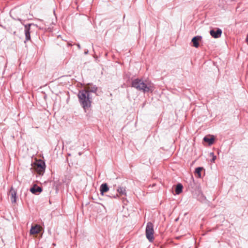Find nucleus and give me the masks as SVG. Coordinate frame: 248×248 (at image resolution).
Returning <instances> with one entry per match:
<instances>
[{
  "mask_svg": "<svg viewBox=\"0 0 248 248\" xmlns=\"http://www.w3.org/2000/svg\"><path fill=\"white\" fill-rule=\"evenodd\" d=\"M222 30L220 29H217V31L212 30L210 31V35L215 38L220 37L222 34Z\"/></svg>",
  "mask_w": 248,
  "mask_h": 248,
  "instance_id": "nucleus-5",
  "label": "nucleus"
},
{
  "mask_svg": "<svg viewBox=\"0 0 248 248\" xmlns=\"http://www.w3.org/2000/svg\"><path fill=\"white\" fill-rule=\"evenodd\" d=\"M210 155L212 157L211 161L214 162L217 158L216 156L214 155L213 153H210Z\"/></svg>",
  "mask_w": 248,
  "mask_h": 248,
  "instance_id": "nucleus-17",
  "label": "nucleus"
},
{
  "mask_svg": "<svg viewBox=\"0 0 248 248\" xmlns=\"http://www.w3.org/2000/svg\"><path fill=\"white\" fill-rule=\"evenodd\" d=\"M204 141L207 142L209 143V145H212L214 141V138L212 136L211 138H208L207 137H205L203 139Z\"/></svg>",
  "mask_w": 248,
  "mask_h": 248,
  "instance_id": "nucleus-13",
  "label": "nucleus"
},
{
  "mask_svg": "<svg viewBox=\"0 0 248 248\" xmlns=\"http://www.w3.org/2000/svg\"><path fill=\"white\" fill-rule=\"evenodd\" d=\"M118 197H119V195L118 194H117L116 196H114L113 197V198H117Z\"/></svg>",
  "mask_w": 248,
  "mask_h": 248,
  "instance_id": "nucleus-18",
  "label": "nucleus"
},
{
  "mask_svg": "<svg viewBox=\"0 0 248 248\" xmlns=\"http://www.w3.org/2000/svg\"><path fill=\"white\" fill-rule=\"evenodd\" d=\"M154 226L151 222H148L146 228V236L150 242H152L154 239Z\"/></svg>",
  "mask_w": 248,
  "mask_h": 248,
  "instance_id": "nucleus-3",
  "label": "nucleus"
},
{
  "mask_svg": "<svg viewBox=\"0 0 248 248\" xmlns=\"http://www.w3.org/2000/svg\"><path fill=\"white\" fill-rule=\"evenodd\" d=\"M31 192L34 194L39 193L42 191V189L41 187L34 185L30 189Z\"/></svg>",
  "mask_w": 248,
  "mask_h": 248,
  "instance_id": "nucleus-11",
  "label": "nucleus"
},
{
  "mask_svg": "<svg viewBox=\"0 0 248 248\" xmlns=\"http://www.w3.org/2000/svg\"><path fill=\"white\" fill-rule=\"evenodd\" d=\"M202 170V167H198L196 169L195 172L198 174V177H200V178L201 177V172Z\"/></svg>",
  "mask_w": 248,
  "mask_h": 248,
  "instance_id": "nucleus-16",
  "label": "nucleus"
},
{
  "mask_svg": "<svg viewBox=\"0 0 248 248\" xmlns=\"http://www.w3.org/2000/svg\"><path fill=\"white\" fill-rule=\"evenodd\" d=\"M79 102L85 110L91 106L92 97L90 94L86 90L79 91L78 94Z\"/></svg>",
  "mask_w": 248,
  "mask_h": 248,
  "instance_id": "nucleus-2",
  "label": "nucleus"
},
{
  "mask_svg": "<svg viewBox=\"0 0 248 248\" xmlns=\"http://www.w3.org/2000/svg\"><path fill=\"white\" fill-rule=\"evenodd\" d=\"M202 39V36H196L194 37L192 39V42L193 44V46L196 48L198 47L199 44L198 41Z\"/></svg>",
  "mask_w": 248,
  "mask_h": 248,
  "instance_id": "nucleus-10",
  "label": "nucleus"
},
{
  "mask_svg": "<svg viewBox=\"0 0 248 248\" xmlns=\"http://www.w3.org/2000/svg\"><path fill=\"white\" fill-rule=\"evenodd\" d=\"M109 188L106 183L102 184L100 187V193L102 195H104V193L108 191Z\"/></svg>",
  "mask_w": 248,
  "mask_h": 248,
  "instance_id": "nucleus-9",
  "label": "nucleus"
},
{
  "mask_svg": "<svg viewBox=\"0 0 248 248\" xmlns=\"http://www.w3.org/2000/svg\"><path fill=\"white\" fill-rule=\"evenodd\" d=\"M183 186L181 184L177 185L175 189V192L177 194H179L182 192Z\"/></svg>",
  "mask_w": 248,
  "mask_h": 248,
  "instance_id": "nucleus-15",
  "label": "nucleus"
},
{
  "mask_svg": "<svg viewBox=\"0 0 248 248\" xmlns=\"http://www.w3.org/2000/svg\"><path fill=\"white\" fill-rule=\"evenodd\" d=\"M10 195L11 202L13 203H15L16 202V191L12 187L10 191Z\"/></svg>",
  "mask_w": 248,
  "mask_h": 248,
  "instance_id": "nucleus-7",
  "label": "nucleus"
},
{
  "mask_svg": "<svg viewBox=\"0 0 248 248\" xmlns=\"http://www.w3.org/2000/svg\"><path fill=\"white\" fill-rule=\"evenodd\" d=\"M132 87L144 93L153 92L154 87L153 84L149 81H143L140 79H134L132 83Z\"/></svg>",
  "mask_w": 248,
  "mask_h": 248,
  "instance_id": "nucleus-1",
  "label": "nucleus"
},
{
  "mask_svg": "<svg viewBox=\"0 0 248 248\" xmlns=\"http://www.w3.org/2000/svg\"><path fill=\"white\" fill-rule=\"evenodd\" d=\"M85 90L89 93H95L97 91V87L93 85L89 84L88 86L86 87Z\"/></svg>",
  "mask_w": 248,
  "mask_h": 248,
  "instance_id": "nucleus-12",
  "label": "nucleus"
},
{
  "mask_svg": "<svg viewBox=\"0 0 248 248\" xmlns=\"http://www.w3.org/2000/svg\"><path fill=\"white\" fill-rule=\"evenodd\" d=\"M30 26L31 24L25 25V34L26 37V41L30 40L31 39L30 36Z\"/></svg>",
  "mask_w": 248,
  "mask_h": 248,
  "instance_id": "nucleus-8",
  "label": "nucleus"
},
{
  "mask_svg": "<svg viewBox=\"0 0 248 248\" xmlns=\"http://www.w3.org/2000/svg\"><path fill=\"white\" fill-rule=\"evenodd\" d=\"M41 231V227L38 225L32 226L30 230V233L31 234H35L39 233Z\"/></svg>",
  "mask_w": 248,
  "mask_h": 248,
  "instance_id": "nucleus-6",
  "label": "nucleus"
},
{
  "mask_svg": "<svg viewBox=\"0 0 248 248\" xmlns=\"http://www.w3.org/2000/svg\"><path fill=\"white\" fill-rule=\"evenodd\" d=\"M34 168L36 171L39 174H42L45 170V164L42 161L37 162L34 166Z\"/></svg>",
  "mask_w": 248,
  "mask_h": 248,
  "instance_id": "nucleus-4",
  "label": "nucleus"
},
{
  "mask_svg": "<svg viewBox=\"0 0 248 248\" xmlns=\"http://www.w3.org/2000/svg\"><path fill=\"white\" fill-rule=\"evenodd\" d=\"M117 192L120 194V195H126V190L125 188L121 186L118 187L117 189Z\"/></svg>",
  "mask_w": 248,
  "mask_h": 248,
  "instance_id": "nucleus-14",
  "label": "nucleus"
},
{
  "mask_svg": "<svg viewBox=\"0 0 248 248\" xmlns=\"http://www.w3.org/2000/svg\"><path fill=\"white\" fill-rule=\"evenodd\" d=\"M78 47L79 48L80 47V46L78 45Z\"/></svg>",
  "mask_w": 248,
  "mask_h": 248,
  "instance_id": "nucleus-19",
  "label": "nucleus"
}]
</instances>
